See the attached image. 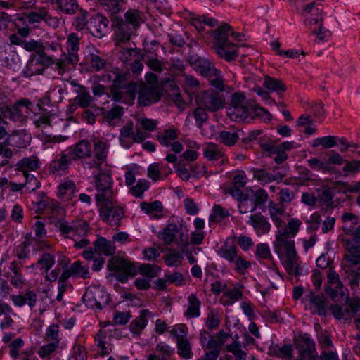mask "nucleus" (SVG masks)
Here are the masks:
<instances>
[{
	"label": "nucleus",
	"instance_id": "58",
	"mask_svg": "<svg viewBox=\"0 0 360 360\" xmlns=\"http://www.w3.org/2000/svg\"><path fill=\"white\" fill-rule=\"evenodd\" d=\"M337 137L334 136H326L321 138H316L312 141V147L322 146L325 148H330L337 145Z\"/></svg>",
	"mask_w": 360,
	"mask_h": 360
},
{
	"label": "nucleus",
	"instance_id": "40",
	"mask_svg": "<svg viewBox=\"0 0 360 360\" xmlns=\"http://www.w3.org/2000/svg\"><path fill=\"white\" fill-rule=\"evenodd\" d=\"M263 86L277 94H281L286 90V86L281 80L268 75L264 77Z\"/></svg>",
	"mask_w": 360,
	"mask_h": 360
},
{
	"label": "nucleus",
	"instance_id": "45",
	"mask_svg": "<svg viewBox=\"0 0 360 360\" xmlns=\"http://www.w3.org/2000/svg\"><path fill=\"white\" fill-rule=\"evenodd\" d=\"M140 207L147 214H154L156 218L160 217L157 214L162 213L163 211L162 203L160 201L155 200L152 202H142L140 204Z\"/></svg>",
	"mask_w": 360,
	"mask_h": 360
},
{
	"label": "nucleus",
	"instance_id": "46",
	"mask_svg": "<svg viewBox=\"0 0 360 360\" xmlns=\"http://www.w3.org/2000/svg\"><path fill=\"white\" fill-rule=\"evenodd\" d=\"M195 63L198 70L203 76L216 75L215 74L217 73V69L208 60L198 58Z\"/></svg>",
	"mask_w": 360,
	"mask_h": 360
},
{
	"label": "nucleus",
	"instance_id": "43",
	"mask_svg": "<svg viewBox=\"0 0 360 360\" xmlns=\"http://www.w3.org/2000/svg\"><path fill=\"white\" fill-rule=\"evenodd\" d=\"M150 314L148 309H143L136 319L131 321L130 330L134 334H139L147 324L146 316Z\"/></svg>",
	"mask_w": 360,
	"mask_h": 360
},
{
	"label": "nucleus",
	"instance_id": "16",
	"mask_svg": "<svg viewBox=\"0 0 360 360\" xmlns=\"http://www.w3.org/2000/svg\"><path fill=\"white\" fill-rule=\"evenodd\" d=\"M73 160L68 150L63 151L58 155L49 165V172L59 175L66 174Z\"/></svg>",
	"mask_w": 360,
	"mask_h": 360
},
{
	"label": "nucleus",
	"instance_id": "20",
	"mask_svg": "<svg viewBox=\"0 0 360 360\" xmlns=\"http://www.w3.org/2000/svg\"><path fill=\"white\" fill-rule=\"evenodd\" d=\"M109 21L107 18L96 14L89 18L88 31L95 37L101 38L107 30Z\"/></svg>",
	"mask_w": 360,
	"mask_h": 360
},
{
	"label": "nucleus",
	"instance_id": "17",
	"mask_svg": "<svg viewBox=\"0 0 360 360\" xmlns=\"http://www.w3.org/2000/svg\"><path fill=\"white\" fill-rule=\"evenodd\" d=\"M294 147L295 143L292 141H285L278 145L266 143L262 146L265 151L276 155L274 161L277 164L283 162L288 158L285 151L290 150Z\"/></svg>",
	"mask_w": 360,
	"mask_h": 360
},
{
	"label": "nucleus",
	"instance_id": "19",
	"mask_svg": "<svg viewBox=\"0 0 360 360\" xmlns=\"http://www.w3.org/2000/svg\"><path fill=\"white\" fill-rule=\"evenodd\" d=\"M162 93L158 86H143L139 91L138 101L141 105L147 106L160 100Z\"/></svg>",
	"mask_w": 360,
	"mask_h": 360
},
{
	"label": "nucleus",
	"instance_id": "29",
	"mask_svg": "<svg viewBox=\"0 0 360 360\" xmlns=\"http://www.w3.org/2000/svg\"><path fill=\"white\" fill-rule=\"evenodd\" d=\"M295 250L285 249V267L288 274L298 276L300 274L301 269L297 262V255Z\"/></svg>",
	"mask_w": 360,
	"mask_h": 360
},
{
	"label": "nucleus",
	"instance_id": "38",
	"mask_svg": "<svg viewBox=\"0 0 360 360\" xmlns=\"http://www.w3.org/2000/svg\"><path fill=\"white\" fill-rule=\"evenodd\" d=\"M307 162L311 169L324 174H333L335 169V167L330 166L327 162L316 158L308 159Z\"/></svg>",
	"mask_w": 360,
	"mask_h": 360
},
{
	"label": "nucleus",
	"instance_id": "42",
	"mask_svg": "<svg viewBox=\"0 0 360 360\" xmlns=\"http://www.w3.org/2000/svg\"><path fill=\"white\" fill-rule=\"evenodd\" d=\"M342 264H346L347 271L352 264H360V249H346Z\"/></svg>",
	"mask_w": 360,
	"mask_h": 360
},
{
	"label": "nucleus",
	"instance_id": "51",
	"mask_svg": "<svg viewBox=\"0 0 360 360\" xmlns=\"http://www.w3.org/2000/svg\"><path fill=\"white\" fill-rule=\"evenodd\" d=\"M141 56L139 53V51L137 49L134 48H123L120 50L119 53V59L124 63L129 64L135 58H141Z\"/></svg>",
	"mask_w": 360,
	"mask_h": 360
},
{
	"label": "nucleus",
	"instance_id": "52",
	"mask_svg": "<svg viewBox=\"0 0 360 360\" xmlns=\"http://www.w3.org/2000/svg\"><path fill=\"white\" fill-rule=\"evenodd\" d=\"M125 22L121 23H127L129 27L136 30L139 27L141 21V13L137 10H129L125 14Z\"/></svg>",
	"mask_w": 360,
	"mask_h": 360
},
{
	"label": "nucleus",
	"instance_id": "13",
	"mask_svg": "<svg viewBox=\"0 0 360 360\" xmlns=\"http://www.w3.org/2000/svg\"><path fill=\"white\" fill-rule=\"evenodd\" d=\"M202 151L204 158L217 165L222 166L229 162L224 148L214 143H206L203 146Z\"/></svg>",
	"mask_w": 360,
	"mask_h": 360
},
{
	"label": "nucleus",
	"instance_id": "55",
	"mask_svg": "<svg viewBox=\"0 0 360 360\" xmlns=\"http://www.w3.org/2000/svg\"><path fill=\"white\" fill-rule=\"evenodd\" d=\"M268 194L263 189H258L254 193L251 199L252 202L251 210H256L257 207H261L264 206L265 202L267 201Z\"/></svg>",
	"mask_w": 360,
	"mask_h": 360
},
{
	"label": "nucleus",
	"instance_id": "56",
	"mask_svg": "<svg viewBox=\"0 0 360 360\" xmlns=\"http://www.w3.org/2000/svg\"><path fill=\"white\" fill-rule=\"evenodd\" d=\"M359 172L360 160H345V165L342 167V173L344 176H354L356 174Z\"/></svg>",
	"mask_w": 360,
	"mask_h": 360
},
{
	"label": "nucleus",
	"instance_id": "31",
	"mask_svg": "<svg viewBox=\"0 0 360 360\" xmlns=\"http://www.w3.org/2000/svg\"><path fill=\"white\" fill-rule=\"evenodd\" d=\"M39 167L40 163L38 158L30 156L20 160L16 165V169L25 175L29 174V172L37 170Z\"/></svg>",
	"mask_w": 360,
	"mask_h": 360
},
{
	"label": "nucleus",
	"instance_id": "57",
	"mask_svg": "<svg viewBox=\"0 0 360 360\" xmlns=\"http://www.w3.org/2000/svg\"><path fill=\"white\" fill-rule=\"evenodd\" d=\"M220 141L226 146H234L239 139V135L235 131L223 130L219 134Z\"/></svg>",
	"mask_w": 360,
	"mask_h": 360
},
{
	"label": "nucleus",
	"instance_id": "47",
	"mask_svg": "<svg viewBox=\"0 0 360 360\" xmlns=\"http://www.w3.org/2000/svg\"><path fill=\"white\" fill-rule=\"evenodd\" d=\"M294 236L278 229L276 234L277 248H295Z\"/></svg>",
	"mask_w": 360,
	"mask_h": 360
},
{
	"label": "nucleus",
	"instance_id": "10",
	"mask_svg": "<svg viewBox=\"0 0 360 360\" xmlns=\"http://www.w3.org/2000/svg\"><path fill=\"white\" fill-rule=\"evenodd\" d=\"M82 300L86 307L101 310L108 305L109 297L100 287L91 285L87 288Z\"/></svg>",
	"mask_w": 360,
	"mask_h": 360
},
{
	"label": "nucleus",
	"instance_id": "6",
	"mask_svg": "<svg viewBox=\"0 0 360 360\" xmlns=\"http://www.w3.org/2000/svg\"><path fill=\"white\" fill-rule=\"evenodd\" d=\"M99 206L100 217L112 226H120L124 215V208L117 205L115 198L96 203Z\"/></svg>",
	"mask_w": 360,
	"mask_h": 360
},
{
	"label": "nucleus",
	"instance_id": "63",
	"mask_svg": "<svg viewBox=\"0 0 360 360\" xmlns=\"http://www.w3.org/2000/svg\"><path fill=\"white\" fill-rule=\"evenodd\" d=\"M123 108L120 106H115L111 110L104 112V119L109 124H112L116 119H120L123 115Z\"/></svg>",
	"mask_w": 360,
	"mask_h": 360
},
{
	"label": "nucleus",
	"instance_id": "8",
	"mask_svg": "<svg viewBox=\"0 0 360 360\" xmlns=\"http://www.w3.org/2000/svg\"><path fill=\"white\" fill-rule=\"evenodd\" d=\"M94 176L96 193L95 199L96 203L102 202L115 198L113 191V181L111 176L101 171L92 173Z\"/></svg>",
	"mask_w": 360,
	"mask_h": 360
},
{
	"label": "nucleus",
	"instance_id": "4",
	"mask_svg": "<svg viewBox=\"0 0 360 360\" xmlns=\"http://www.w3.org/2000/svg\"><path fill=\"white\" fill-rule=\"evenodd\" d=\"M58 228L65 238L74 241L75 248H84L90 244L89 240L84 238L89 230L87 221L83 219L71 221L62 220L58 221Z\"/></svg>",
	"mask_w": 360,
	"mask_h": 360
},
{
	"label": "nucleus",
	"instance_id": "7",
	"mask_svg": "<svg viewBox=\"0 0 360 360\" xmlns=\"http://www.w3.org/2000/svg\"><path fill=\"white\" fill-rule=\"evenodd\" d=\"M250 108L243 93L236 92L231 96L230 103L227 108V115L236 122H241L249 117Z\"/></svg>",
	"mask_w": 360,
	"mask_h": 360
},
{
	"label": "nucleus",
	"instance_id": "21",
	"mask_svg": "<svg viewBox=\"0 0 360 360\" xmlns=\"http://www.w3.org/2000/svg\"><path fill=\"white\" fill-rule=\"evenodd\" d=\"M301 14L305 18V23L307 25L319 24L323 20L322 9L315 2L301 6Z\"/></svg>",
	"mask_w": 360,
	"mask_h": 360
},
{
	"label": "nucleus",
	"instance_id": "39",
	"mask_svg": "<svg viewBox=\"0 0 360 360\" xmlns=\"http://www.w3.org/2000/svg\"><path fill=\"white\" fill-rule=\"evenodd\" d=\"M98 53V51L97 50L93 49V51L89 52V53L86 56L87 63L94 71H100L104 69L106 65L105 60L101 57Z\"/></svg>",
	"mask_w": 360,
	"mask_h": 360
},
{
	"label": "nucleus",
	"instance_id": "28",
	"mask_svg": "<svg viewBox=\"0 0 360 360\" xmlns=\"http://www.w3.org/2000/svg\"><path fill=\"white\" fill-rule=\"evenodd\" d=\"M39 55V60L41 65L44 66V70L45 68L51 67L53 65H56V70L60 75L63 74L65 72L69 70L68 66L61 67L60 64V57L58 58H56L52 56L48 55L46 52H44V49L40 51Z\"/></svg>",
	"mask_w": 360,
	"mask_h": 360
},
{
	"label": "nucleus",
	"instance_id": "35",
	"mask_svg": "<svg viewBox=\"0 0 360 360\" xmlns=\"http://www.w3.org/2000/svg\"><path fill=\"white\" fill-rule=\"evenodd\" d=\"M63 100V90L60 86L51 89L42 99L44 105H56Z\"/></svg>",
	"mask_w": 360,
	"mask_h": 360
},
{
	"label": "nucleus",
	"instance_id": "32",
	"mask_svg": "<svg viewBox=\"0 0 360 360\" xmlns=\"http://www.w3.org/2000/svg\"><path fill=\"white\" fill-rule=\"evenodd\" d=\"M202 347L204 355L199 360H217L221 351L214 340H208L205 344L202 345Z\"/></svg>",
	"mask_w": 360,
	"mask_h": 360
},
{
	"label": "nucleus",
	"instance_id": "9",
	"mask_svg": "<svg viewBox=\"0 0 360 360\" xmlns=\"http://www.w3.org/2000/svg\"><path fill=\"white\" fill-rule=\"evenodd\" d=\"M80 37L77 33H70L68 35L66 41V52L63 51L60 55V66H75L79 60L78 54L79 50Z\"/></svg>",
	"mask_w": 360,
	"mask_h": 360
},
{
	"label": "nucleus",
	"instance_id": "53",
	"mask_svg": "<svg viewBox=\"0 0 360 360\" xmlns=\"http://www.w3.org/2000/svg\"><path fill=\"white\" fill-rule=\"evenodd\" d=\"M10 268L12 272L10 278L11 283L17 288H22L24 281L21 274V269L18 265V263L16 262H12Z\"/></svg>",
	"mask_w": 360,
	"mask_h": 360
},
{
	"label": "nucleus",
	"instance_id": "15",
	"mask_svg": "<svg viewBox=\"0 0 360 360\" xmlns=\"http://www.w3.org/2000/svg\"><path fill=\"white\" fill-rule=\"evenodd\" d=\"M184 328V326L174 327L171 330V334L176 338L178 354L182 358L189 359L192 357L193 353L191 351V344L186 338V333Z\"/></svg>",
	"mask_w": 360,
	"mask_h": 360
},
{
	"label": "nucleus",
	"instance_id": "37",
	"mask_svg": "<svg viewBox=\"0 0 360 360\" xmlns=\"http://www.w3.org/2000/svg\"><path fill=\"white\" fill-rule=\"evenodd\" d=\"M268 354L272 356H278L288 360L292 357V347L291 345H285L279 347L278 345H271L269 348Z\"/></svg>",
	"mask_w": 360,
	"mask_h": 360
},
{
	"label": "nucleus",
	"instance_id": "27",
	"mask_svg": "<svg viewBox=\"0 0 360 360\" xmlns=\"http://www.w3.org/2000/svg\"><path fill=\"white\" fill-rule=\"evenodd\" d=\"M342 221L344 232L351 237L360 226V219L359 217L353 213L345 212L342 215Z\"/></svg>",
	"mask_w": 360,
	"mask_h": 360
},
{
	"label": "nucleus",
	"instance_id": "12",
	"mask_svg": "<svg viewBox=\"0 0 360 360\" xmlns=\"http://www.w3.org/2000/svg\"><path fill=\"white\" fill-rule=\"evenodd\" d=\"M32 105V102L28 99L18 101L12 108L0 107L1 114L4 117H8L13 121L21 120L25 114H28V110Z\"/></svg>",
	"mask_w": 360,
	"mask_h": 360
},
{
	"label": "nucleus",
	"instance_id": "14",
	"mask_svg": "<svg viewBox=\"0 0 360 360\" xmlns=\"http://www.w3.org/2000/svg\"><path fill=\"white\" fill-rule=\"evenodd\" d=\"M305 300L308 302L309 309L313 314L326 315L328 309V301L323 295H316L314 292L309 291L305 296Z\"/></svg>",
	"mask_w": 360,
	"mask_h": 360
},
{
	"label": "nucleus",
	"instance_id": "44",
	"mask_svg": "<svg viewBox=\"0 0 360 360\" xmlns=\"http://www.w3.org/2000/svg\"><path fill=\"white\" fill-rule=\"evenodd\" d=\"M54 4L58 10L68 15L75 13L79 7L76 0H56Z\"/></svg>",
	"mask_w": 360,
	"mask_h": 360
},
{
	"label": "nucleus",
	"instance_id": "33",
	"mask_svg": "<svg viewBox=\"0 0 360 360\" xmlns=\"http://www.w3.org/2000/svg\"><path fill=\"white\" fill-rule=\"evenodd\" d=\"M253 178L262 185L270 184L274 181H281L282 176L274 174L262 169H253Z\"/></svg>",
	"mask_w": 360,
	"mask_h": 360
},
{
	"label": "nucleus",
	"instance_id": "54",
	"mask_svg": "<svg viewBox=\"0 0 360 360\" xmlns=\"http://www.w3.org/2000/svg\"><path fill=\"white\" fill-rule=\"evenodd\" d=\"M179 136L178 131L174 129H168L164 131L163 133L158 136V140L160 143L166 147L169 146V144L174 141Z\"/></svg>",
	"mask_w": 360,
	"mask_h": 360
},
{
	"label": "nucleus",
	"instance_id": "23",
	"mask_svg": "<svg viewBox=\"0 0 360 360\" xmlns=\"http://www.w3.org/2000/svg\"><path fill=\"white\" fill-rule=\"evenodd\" d=\"M31 141V136L25 130L15 131L8 135L5 144L20 148H25Z\"/></svg>",
	"mask_w": 360,
	"mask_h": 360
},
{
	"label": "nucleus",
	"instance_id": "5",
	"mask_svg": "<svg viewBox=\"0 0 360 360\" xmlns=\"http://www.w3.org/2000/svg\"><path fill=\"white\" fill-rule=\"evenodd\" d=\"M158 238L167 245L174 243L186 246L188 243V230L184 224L183 219L172 217L159 233Z\"/></svg>",
	"mask_w": 360,
	"mask_h": 360
},
{
	"label": "nucleus",
	"instance_id": "3",
	"mask_svg": "<svg viewBox=\"0 0 360 360\" xmlns=\"http://www.w3.org/2000/svg\"><path fill=\"white\" fill-rule=\"evenodd\" d=\"M230 32L231 26L226 23H223L213 31L215 52L218 56L229 62L236 60L238 56L236 44L229 40Z\"/></svg>",
	"mask_w": 360,
	"mask_h": 360
},
{
	"label": "nucleus",
	"instance_id": "59",
	"mask_svg": "<svg viewBox=\"0 0 360 360\" xmlns=\"http://www.w3.org/2000/svg\"><path fill=\"white\" fill-rule=\"evenodd\" d=\"M345 314L347 319L349 317H356L360 315V299L352 298L345 308Z\"/></svg>",
	"mask_w": 360,
	"mask_h": 360
},
{
	"label": "nucleus",
	"instance_id": "64",
	"mask_svg": "<svg viewBox=\"0 0 360 360\" xmlns=\"http://www.w3.org/2000/svg\"><path fill=\"white\" fill-rule=\"evenodd\" d=\"M212 213L210 216L211 219L215 221H220L226 217H229V211L223 208L220 205L215 204L212 207Z\"/></svg>",
	"mask_w": 360,
	"mask_h": 360
},
{
	"label": "nucleus",
	"instance_id": "22",
	"mask_svg": "<svg viewBox=\"0 0 360 360\" xmlns=\"http://www.w3.org/2000/svg\"><path fill=\"white\" fill-rule=\"evenodd\" d=\"M247 224L253 228L258 236L267 233L271 229V224L267 218L261 213L251 214Z\"/></svg>",
	"mask_w": 360,
	"mask_h": 360
},
{
	"label": "nucleus",
	"instance_id": "48",
	"mask_svg": "<svg viewBox=\"0 0 360 360\" xmlns=\"http://www.w3.org/2000/svg\"><path fill=\"white\" fill-rule=\"evenodd\" d=\"M243 296L242 291L236 288L229 289L225 291L221 297V302L224 305H231L237 300H240Z\"/></svg>",
	"mask_w": 360,
	"mask_h": 360
},
{
	"label": "nucleus",
	"instance_id": "62",
	"mask_svg": "<svg viewBox=\"0 0 360 360\" xmlns=\"http://www.w3.org/2000/svg\"><path fill=\"white\" fill-rule=\"evenodd\" d=\"M70 268L72 271V276H79L84 279L89 277L88 267L82 266L79 261L74 262Z\"/></svg>",
	"mask_w": 360,
	"mask_h": 360
},
{
	"label": "nucleus",
	"instance_id": "60",
	"mask_svg": "<svg viewBox=\"0 0 360 360\" xmlns=\"http://www.w3.org/2000/svg\"><path fill=\"white\" fill-rule=\"evenodd\" d=\"M88 13L84 10L79 11V15L75 18L73 22L75 28L78 31L88 30L89 19Z\"/></svg>",
	"mask_w": 360,
	"mask_h": 360
},
{
	"label": "nucleus",
	"instance_id": "49",
	"mask_svg": "<svg viewBox=\"0 0 360 360\" xmlns=\"http://www.w3.org/2000/svg\"><path fill=\"white\" fill-rule=\"evenodd\" d=\"M188 307L185 315L188 318L197 317L200 315V302L195 295L191 294L188 297Z\"/></svg>",
	"mask_w": 360,
	"mask_h": 360
},
{
	"label": "nucleus",
	"instance_id": "24",
	"mask_svg": "<svg viewBox=\"0 0 360 360\" xmlns=\"http://www.w3.org/2000/svg\"><path fill=\"white\" fill-rule=\"evenodd\" d=\"M130 240L129 235L125 232H119L112 237V240H108L105 238L100 237L94 242V248H115V242L119 245H125Z\"/></svg>",
	"mask_w": 360,
	"mask_h": 360
},
{
	"label": "nucleus",
	"instance_id": "2",
	"mask_svg": "<svg viewBox=\"0 0 360 360\" xmlns=\"http://www.w3.org/2000/svg\"><path fill=\"white\" fill-rule=\"evenodd\" d=\"M108 269L115 271L116 279L125 283L128 281L129 277H134L139 273L143 277L153 279L158 276L161 269L155 264H135L120 257H112L108 264Z\"/></svg>",
	"mask_w": 360,
	"mask_h": 360
},
{
	"label": "nucleus",
	"instance_id": "34",
	"mask_svg": "<svg viewBox=\"0 0 360 360\" xmlns=\"http://www.w3.org/2000/svg\"><path fill=\"white\" fill-rule=\"evenodd\" d=\"M46 8L41 7L39 9L29 12L25 17V22L27 25H31L36 28L44 20Z\"/></svg>",
	"mask_w": 360,
	"mask_h": 360
},
{
	"label": "nucleus",
	"instance_id": "36",
	"mask_svg": "<svg viewBox=\"0 0 360 360\" xmlns=\"http://www.w3.org/2000/svg\"><path fill=\"white\" fill-rule=\"evenodd\" d=\"M44 71V66L39 58L32 57L28 60L22 72L25 77H31L33 75L42 74Z\"/></svg>",
	"mask_w": 360,
	"mask_h": 360
},
{
	"label": "nucleus",
	"instance_id": "18",
	"mask_svg": "<svg viewBox=\"0 0 360 360\" xmlns=\"http://www.w3.org/2000/svg\"><path fill=\"white\" fill-rule=\"evenodd\" d=\"M295 346L302 360H314L315 344L307 335L296 338Z\"/></svg>",
	"mask_w": 360,
	"mask_h": 360
},
{
	"label": "nucleus",
	"instance_id": "25",
	"mask_svg": "<svg viewBox=\"0 0 360 360\" xmlns=\"http://www.w3.org/2000/svg\"><path fill=\"white\" fill-rule=\"evenodd\" d=\"M327 278L328 283L333 286V289L330 287L326 288L325 290L328 294H331L332 296L340 294L342 297L345 296L346 298H348L347 294L343 290V284L338 273L330 269ZM345 291L347 290L345 289Z\"/></svg>",
	"mask_w": 360,
	"mask_h": 360
},
{
	"label": "nucleus",
	"instance_id": "1",
	"mask_svg": "<svg viewBox=\"0 0 360 360\" xmlns=\"http://www.w3.org/2000/svg\"><path fill=\"white\" fill-rule=\"evenodd\" d=\"M68 150L73 160H80L83 169L95 173L96 171H102L103 165L106 163L109 145L98 141L94 143L92 148L88 141L82 140Z\"/></svg>",
	"mask_w": 360,
	"mask_h": 360
},
{
	"label": "nucleus",
	"instance_id": "41",
	"mask_svg": "<svg viewBox=\"0 0 360 360\" xmlns=\"http://www.w3.org/2000/svg\"><path fill=\"white\" fill-rule=\"evenodd\" d=\"M135 30L133 27H129L127 23H120L116 31L115 39L116 44L125 43L128 41Z\"/></svg>",
	"mask_w": 360,
	"mask_h": 360
},
{
	"label": "nucleus",
	"instance_id": "30",
	"mask_svg": "<svg viewBox=\"0 0 360 360\" xmlns=\"http://www.w3.org/2000/svg\"><path fill=\"white\" fill-rule=\"evenodd\" d=\"M76 186L72 180L65 179L58 186V197L62 200H70L75 192Z\"/></svg>",
	"mask_w": 360,
	"mask_h": 360
},
{
	"label": "nucleus",
	"instance_id": "50",
	"mask_svg": "<svg viewBox=\"0 0 360 360\" xmlns=\"http://www.w3.org/2000/svg\"><path fill=\"white\" fill-rule=\"evenodd\" d=\"M107 331L103 330H99L96 335L95 336V342L98 347L101 349V356H105L110 353L111 348L106 346L107 342Z\"/></svg>",
	"mask_w": 360,
	"mask_h": 360
},
{
	"label": "nucleus",
	"instance_id": "61",
	"mask_svg": "<svg viewBox=\"0 0 360 360\" xmlns=\"http://www.w3.org/2000/svg\"><path fill=\"white\" fill-rule=\"evenodd\" d=\"M150 187V183L146 179H140L136 184L131 187V193L136 198H142L143 193Z\"/></svg>",
	"mask_w": 360,
	"mask_h": 360
},
{
	"label": "nucleus",
	"instance_id": "11",
	"mask_svg": "<svg viewBox=\"0 0 360 360\" xmlns=\"http://www.w3.org/2000/svg\"><path fill=\"white\" fill-rule=\"evenodd\" d=\"M224 101V96L213 90L205 91L198 98V105L203 106L211 112L223 108Z\"/></svg>",
	"mask_w": 360,
	"mask_h": 360
},
{
	"label": "nucleus",
	"instance_id": "26",
	"mask_svg": "<svg viewBox=\"0 0 360 360\" xmlns=\"http://www.w3.org/2000/svg\"><path fill=\"white\" fill-rule=\"evenodd\" d=\"M268 210L270 217L274 225L280 229L285 222V207L281 204H277L274 201H270L268 205Z\"/></svg>",
	"mask_w": 360,
	"mask_h": 360
}]
</instances>
